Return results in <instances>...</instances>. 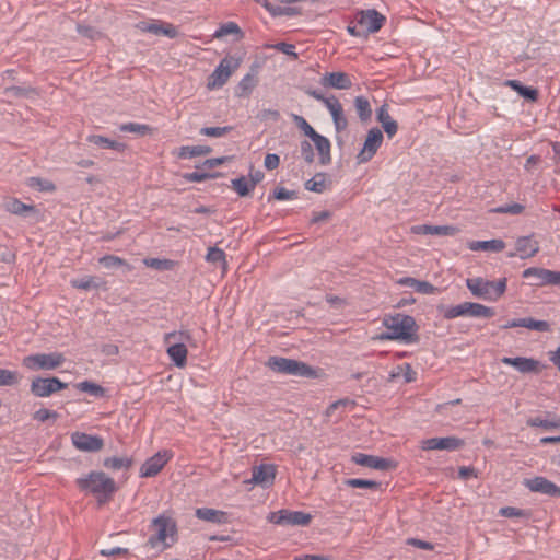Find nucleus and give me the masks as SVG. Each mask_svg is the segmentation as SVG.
Masks as SVG:
<instances>
[{"label": "nucleus", "mask_w": 560, "mask_h": 560, "mask_svg": "<svg viewBox=\"0 0 560 560\" xmlns=\"http://www.w3.org/2000/svg\"><path fill=\"white\" fill-rule=\"evenodd\" d=\"M499 514L504 517H529V512L514 506L501 508Z\"/></svg>", "instance_id": "nucleus-55"}, {"label": "nucleus", "mask_w": 560, "mask_h": 560, "mask_svg": "<svg viewBox=\"0 0 560 560\" xmlns=\"http://www.w3.org/2000/svg\"><path fill=\"white\" fill-rule=\"evenodd\" d=\"M376 118L381 122L384 131L388 138L394 137L398 130V124L394 120L388 113V105L383 104L376 112Z\"/></svg>", "instance_id": "nucleus-27"}, {"label": "nucleus", "mask_w": 560, "mask_h": 560, "mask_svg": "<svg viewBox=\"0 0 560 560\" xmlns=\"http://www.w3.org/2000/svg\"><path fill=\"white\" fill-rule=\"evenodd\" d=\"M71 285L75 289L81 290H91V289H98L105 285V281L101 280L97 277L88 276L80 279H72L70 281Z\"/></svg>", "instance_id": "nucleus-34"}, {"label": "nucleus", "mask_w": 560, "mask_h": 560, "mask_svg": "<svg viewBox=\"0 0 560 560\" xmlns=\"http://www.w3.org/2000/svg\"><path fill=\"white\" fill-rule=\"evenodd\" d=\"M501 362L506 365L515 368L521 373H538L540 371V362L533 358L516 357L510 358L504 357Z\"/></svg>", "instance_id": "nucleus-20"}, {"label": "nucleus", "mask_w": 560, "mask_h": 560, "mask_svg": "<svg viewBox=\"0 0 560 560\" xmlns=\"http://www.w3.org/2000/svg\"><path fill=\"white\" fill-rule=\"evenodd\" d=\"M525 485L533 492H539L553 498H560V487L545 477L527 479Z\"/></svg>", "instance_id": "nucleus-18"}, {"label": "nucleus", "mask_w": 560, "mask_h": 560, "mask_svg": "<svg viewBox=\"0 0 560 560\" xmlns=\"http://www.w3.org/2000/svg\"><path fill=\"white\" fill-rule=\"evenodd\" d=\"M232 188L241 196L245 197L254 190L253 184L245 176L232 179Z\"/></svg>", "instance_id": "nucleus-44"}, {"label": "nucleus", "mask_w": 560, "mask_h": 560, "mask_svg": "<svg viewBox=\"0 0 560 560\" xmlns=\"http://www.w3.org/2000/svg\"><path fill=\"white\" fill-rule=\"evenodd\" d=\"M345 483L351 488L377 489L380 487L377 481L359 478L347 479Z\"/></svg>", "instance_id": "nucleus-53"}, {"label": "nucleus", "mask_w": 560, "mask_h": 560, "mask_svg": "<svg viewBox=\"0 0 560 560\" xmlns=\"http://www.w3.org/2000/svg\"><path fill=\"white\" fill-rule=\"evenodd\" d=\"M133 464V460L131 457H127V456H124V457H117V456H113V457H106L104 460H103V466L108 469V470H113V471H117V470H128Z\"/></svg>", "instance_id": "nucleus-32"}, {"label": "nucleus", "mask_w": 560, "mask_h": 560, "mask_svg": "<svg viewBox=\"0 0 560 560\" xmlns=\"http://www.w3.org/2000/svg\"><path fill=\"white\" fill-rule=\"evenodd\" d=\"M280 164V158L279 155L275 154V153H268L266 156H265V161H264V166L268 170V171H272V170H276Z\"/></svg>", "instance_id": "nucleus-63"}, {"label": "nucleus", "mask_w": 560, "mask_h": 560, "mask_svg": "<svg viewBox=\"0 0 560 560\" xmlns=\"http://www.w3.org/2000/svg\"><path fill=\"white\" fill-rule=\"evenodd\" d=\"M516 327H525L536 331H548L550 329V325L548 322L538 320L532 317L512 319L502 326L503 329Z\"/></svg>", "instance_id": "nucleus-25"}, {"label": "nucleus", "mask_w": 560, "mask_h": 560, "mask_svg": "<svg viewBox=\"0 0 560 560\" xmlns=\"http://www.w3.org/2000/svg\"><path fill=\"white\" fill-rule=\"evenodd\" d=\"M58 413L49 409L42 408L34 413V419L40 422H45L49 419H57Z\"/></svg>", "instance_id": "nucleus-60"}, {"label": "nucleus", "mask_w": 560, "mask_h": 560, "mask_svg": "<svg viewBox=\"0 0 560 560\" xmlns=\"http://www.w3.org/2000/svg\"><path fill=\"white\" fill-rule=\"evenodd\" d=\"M66 361L61 352L35 353L23 359V365L32 371H51L61 366Z\"/></svg>", "instance_id": "nucleus-6"}, {"label": "nucleus", "mask_w": 560, "mask_h": 560, "mask_svg": "<svg viewBox=\"0 0 560 560\" xmlns=\"http://www.w3.org/2000/svg\"><path fill=\"white\" fill-rule=\"evenodd\" d=\"M191 336L188 331H172L164 336V342L167 345V354L174 364L184 368L187 363V348L185 341H190Z\"/></svg>", "instance_id": "nucleus-4"}, {"label": "nucleus", "mask_w": 560, "mask_h": 560, "mask_svg": "<svg viewBox=\"0 0 560 560\" xmlns=\"http://www.w3.org/2000/svg\"><path fill=\"white\" fill-rule=\"evenodd\" d=\"M294 121L298 127L304 132L308 138H314L318 132L314 130V128L302 117L299 115H294Z\"/></svg>", "instance_id": "nucleus-56"}, {"label": "nucleus", "mask_w": 560, "mask_h": 560, "mask_svg": "<svg viewBox=\"0 0 560 560\" xmlns=\"http://www.w3.org/2000/svg\"><path fill=\"white\" fill-rule=\"evenodd\" d=\"M80 491L93 494L100 505L105 504L117 491L116 482L103 471H91L75 480Z\"/></svg>", "instance_id": "nucleus-2"}, {"label": "nucleus", "mask_w": 560, "mask_h": 560, "mask_svg": "<svg viewBox=\"0 0 560 560\" xmlns=\"http://www.w3.org/2000/svg\"><path fill=\"white\" fill-rule=\"evenodd\" d=\"M383 325L387 331L378 335L380 340H401L404 342L418 341V325L410 315L397 313L395 315H386L383 318Z\"/></svg>", "instance_id": "nucleus-1"}, {"label": "nucleus", "mask_w": 560, "mask_h": 560, "mask_svg": "<svg viewBox=\"0 0 560 560\" xmlns=\"http://www.w3.org/2000/svg\"><path fill=\"white\" fill-rule=\"evenodd\" d=\"M470 250H485L499 253L504 249L505 243L502 240H489V241H471L468 243Z\"/></svg>", "instance_id": "nucleus-29"}, {"label": "nucleus", "mask_w": 560, "mask_h": 560, "mask_svg": "<svg viewBox=\"0 0 560 560\" xmlns=\"http://www.w3.org/2000/svg\"><path fill=\"white\" fill-rule=\"evenodd\" d=\"M275 48L277 50L288 55V56L293 57L294 59L298 58V54L294 51L295 50V46L292 45V44H288V43L281 42V43L276 44Z\"/></svg>", "instance_id": "nucleus-64"}, {"label": "nucleus", "mask_w": 560, "mask_h": 560, "mask_svg": "<svg viewBox=\"0 0 560 560\" xmlns=\"http://www.w3.org/2000/svg\"><path fill=\"white\" fill-rule=\"evenodd\" d=\"M320 84L324 88L348 90L352 86V81L345 72H327L320 78Z\"/></svg>", "instance_id": "nucleus-24"}, {"label": "nucleus", "mask_w": 560, "mask_h": 560, "mask_svg": "<svg viewBox=\"0 0 560 560\" xmlns=\"http://www.w3.org/2000/svg\"><path fill=\"white\" fill-rule=\"evenodd\" d=\"M183 177L187 182H190V183H201V182H205L206 179L210 178L211 175L208 173H205V172L195 171L191 173L184 174Z\"/></svg>", "instance_id": "nucleus-59"}, {"label": "nucleus", "mask_w": 560, "mask_h": 560, "mask_svg": "<svg viewBox=\"0 0 560 560\" xmlns=\"http://www.w3.org/2000/svg\"><path fill=\"white\" fill-rule=\"evenodd\" d=\"M493 315H494V311L492 307H488V306L479 304V303L469 302L468 316L490 318Z\"/></svg>", "instance_id": "nucleus-43"}, {"label": "nucleus", "mask_w": 560, "mask_h": 560, "mask_svg": "<svg viewBox=\"0 0 560 560\" xmlns=\"http://www.w3.org/2000/svg\"><path fill=\"white\" fill-rule=\"evenodd\" d=\"M527 425L533 428H542L545 430L559 429L560 419L558 417H552L551 419H542L541 417H535L529 418L527 420Z\"/></svg>", "instance_id": "nucleus-37"}, {"label": "nucleus", "mask_w": 560, "mask_h": 560, "mask_svg": "<svg viewBox=\"0 0 560 560\" xmlns=\"http://www.w3.org/2000/svg\"><path fill=\"white\" fill-rule=\"evenodd\" d=\"M118 128L121 132H132L139 136L152 135L154 131V129L151 126L139 122L121 124Z\"/></svg>", "instance_id": "nucleus-36"}, {"label": "nucleus", "mask_w": 560, "mask_h": 560, "mask_svg": "<svg viewBox=\"0 0 560 560\" xmlns=\"http://www.w3.org/2000/svg\"><path fill=\"white\" fill-rule=\"evenodd\" d=\"M301 156L308 164L314 162L315 155L313 147L307 140H303L301 142Z\"/></svg>", "instance_id": "nucleus-57"}, {"label": "nucleus", "mask_w": 560, "mask_h": 560, "mask_svg": "<svg viewBox=\"0 0 560 560\" xmlns=\"http://www.w3.org/2000/svg\"><path fill=\"white\" fill-rule=\"evenodd\" d=\"M354 107L362 121H366L371 118L372 109L369 100L365 96H357L354 98Z\"/></svg>", "instance_id": "nucleus-39"}, {"label": "nucleus", "mask_w": 560, "mask_h": 560, "mask_svg": "<svg viewBox=\"0 0 560 560\" xmlns=\"http://www.w3.org/2000/svg\"><path fill=\"white\" fill-rule=\"evenodd\" d=\"M505 84L530 102L538 100V91L534 88L523 85L518 80H508Z\"/></svg>", "instance_id": "nucleus-33"}, {"label": "nucleus", "mask_w": 560, "mask_h": 560, "mask_svg": "<svg viewBox=\"0 0 560 560\" xmlns=\"http://www.w3.org/2000/svg\"><path fill=\"white\" fill-rule=\"evenodd\" d=\"M458 228L454 225H430L420 224L413 225L411 232L419 235H438V236H453L458 233Z\"/></svg>", "instance_id": "nucleus-22"}, {"label": "nucleus", "mask_w": 560, "mask_h": 560, "mask_svg": "<svg viewBox=\"0 0 560 560\" xmlns=\"http://www.w3.org/2000/svg\"><path fill=\"white\" fill-rule=\"evenodd\" d=\"M305 188L314 192H323L326 189V177L323 173H317L313 178L305 183Z\"/></svg>", "instance_id": "nucleus-45"}, {"label": "nucleus", "mask_w": 560, "mask_h": 560, "mask_svg": "<svg viewBox=\"0 0 560 560\" xmlns=\"http://www.w3.org/2000/svg\"><path fill=\"white\" fill-rule=\"evenodd\" d=\"M464 440L456 436H444V438H431L422 441V450L424 451H433V450H446V451H456L464 446Z\"/></svg>", "instance_id": "nucleus-17"}, {"label": "nucleus", "mask_w": 560, "mask_h": 560, "mask_svg": "<svg viewBox=\"0 0 560 560\" xmlns=\"http://www.w3.org/2000/svg\"><path fill=\"white\" fill-rule=\"evenodd\" d=\"M226 35H237L238 38L243 37L241 27L235 22H226L222 24L213 34L214 38H222Z\"/></svg>", "instance_id": "nucleus-41"}, {"label": "nucleus", "mask_w": 560, "mask_h": 560, "mask_svg": "<svg viewBox=\"0 0 560 560\" xmlns=\"http://www.w3.org/2000/svg\"><path fill=\"white\" fill-rule=\"evenodd\" d=\"M438 289L428 281L419 280L416 287V292L422 294H434Z\"/></svg>", "instance_id": "nucleus-62"}, {"label": "nucleus", "mask_w": 560, "mask_h": 560, "mask_svg": "<svg viewBox=\"0 0 560 560\" xmlns=\"http://www.w3.org/2000/svg\"><path fill=\"white\" fill-rule=\"evenodd\" d=\"M296 197V191L288 190L284 187H278L273 190V198L277 200H290Z\"/></svg>", "instance_id": "nucleus-58"}, {"label": "nucleus", "mask_w": 560, "mask_h": 560, "mask_svg": "<svg viewBox=\"0 0 560 560\" xmlns=\"http://www.w3.org/2000/svg\"><path fill=\"white\" fill-rule=\"evenodd\" d=\"M75 386L79 390L88 393L95 397H102L104 396L105 393V389L101 385L90 381L80 382Z\"/></svg>", "instance_id": "nucleus-50"}, {"label": "nucleus", "mask_w": 560, "mask_h": 560, "mask_svg": "<svg viewBox=\"0 0 560 560\" xmlns=\"http://www.w3.org/2000/svg\"><path fill=\"white\" fill-rule=\"evenodd\" d=\"M383 139V132L378 128L370 129L363 148L357 155V162L362 164L371 161L382 145Z\"/></svg>", "instance_id": "nucleus-12"}, {"label": "nucleus", "mask_w": 560, "mask_h": 560, "mask_svg": "<svg viewBox=\"0 0 560 560\" xmlns=\"http://www.w3.org/2000/svg\"><path fill=\"white\" fill-rule=\"evenodd\" d=\"M276 478L273 465H259L253 468L252 481L256 485L269 486Z\"/></svg>", "instance_id": "nucleus-26"}, {"label": "nucleus", "mask_w": 560, "mask_h": 560, "mask_svg": "<svg viewBox=\"0 0 560 560\" xmlns=\"http://www.w3.org/2000/svg\"><path fill=\"white\" fill-rule=\"evenodd\" d=\"M172 457L173 454L171 451L163 450L158 452L142 464L140 468V477L150 478L156 476Z\"/></svg>", "instance_id": "nucleus-13"}, {"label": "nucleus", "mask_w": 560, "mask_h": 560, "mask_svg": "<svg viewBox=\"0 0 560 560\" xmlns=\"http://www.w3.org/2000/svg\"><path fill=\"white\" fill-rule=\"evenodd\" d=\"M136 27L143 33L164 35L168 38H175L178 36V31L172 23L160 20H153L152 22L141 21L136 24Z\"/></svg>", "instance_id": "nucleus-15"}, {"label": "nucleus", "mask_w": 560, "mask_h": 560, "mask_svg": "<svg viewBox=\"0 0 560 560\" xmlns=\"http://www.w3.org/2000/svg\"><path fill=\"white\" fill-rule=\"evenodd\" d=\"M30 185L32 187H38L40 190H46V191H50V190L55 189V186H54L52 183H50L48 180H43V179L37 178V177H31L30 178Z\"/></svg>", "instance_id": "nucleus-61"}, {"label": "nucleus", "mask_w": 560, "mask_h": 560, "mask_svg": "<svg viewBox=\"0 0 560 560\" xmlns=\"http://www.w3.org/2000/svg\"><path fill=\"white\" fill-rule=\"evenodd\" d=\"M524 279L533 278L532 285H560V271H553L539 267H529L522 273Z\"/></svg>", "instance_id": "nucleus-10"}, {"label": "nucleus", "mask_w": 560, "mask_h": 560, "mask_svg": "<svg viewBox=\"0 0 560 560\" xmlns=\"http://www.w3.org/2000/svg\"><path fill=\"white\" fill-rule=\"evenodd\" d=\"M4 94L13 97H32L38 93L34 88L9 86L4 89Z\"/></svg>", "instance_id": "nucleus-48"}, {"label": "nucleus", "mask_w": 560, "mask_h": 560, "mask_svg": "<svg viewBox=\"0 0 560 560\" xmlns=\"http://www.w3.org/2000/svg\"><path fill=\"white\" fill-rule=\"evenodd\" d=\"M98 262L107 269L124 266L128 271L132 270V267L125 259L115 255H105L98 259Z\"/></svg>", "instance_id": "nucleus-42"}, {"label": "nucleus", "mask_w": 560, "mask_h": 560, "mask_svg": "<svg viewBox=\"0 0 560 560\" xmlns=\"http://www.w3.org/2000/svg\"><path fill=\"white\" fill-rule=\"evenodd\" d=\"M325 107L329 110L331 115L336 131L340 132L346 130L348 127V120L347 117L345 116L343 107L339 100L336 96L331 95V101L327 102V105Z\"/></svg>", "instance_id": "nucleus-23"}, {"label": "nucleus", "mask_w": 560, "mask_h": 560, "mask_svg": "<svg viewBox=\"0 0 560 560\" xmlns=\"http://www.w3.org/2000/svg\"><path fill=\"white\" fill-rule=\"evenodd\" d=\"M21 375L16 371L0 369V386H12L20 382Z\"/></svg>", "instance_id": "nucleus-51"}, {"label": "nucleus", "mask_w": 560, "mask_h": 560, "mask_svg": "<svg viewBox=\"0 0 560 560\" xmlns=\"http://www.w3.org/2000/svg\"><path fill=\"white\" fill-rule=\"evenodd\" d=\"M68 387L67 383L58 377H35L31 383V393L36 397H49L50 395Z\"/></svg>", "instance_id": "nucleus-11"}, {"label": "nucleus", "mask_w": 560, "mask_h": 560, "mask_svg": "<svg viewBox=\"0 0 560 560\" xmlns=\"http://www.w3.org/2000/svg\"><path fill=\"white\" fill-rule=\"evenodd\" d=\"M267 366L273 372L284 375L311 377L315 374L306 363L281 357H270Z\"/></svg>", "instance_id": "nucleus-5"}, {"label": "nucleus", "mask_w": 560, "mask_h": 560, "mask_svg": "<svg viewBox=\"0 0 560 560\" xmlns=\"http://www.w3.org/2000/svg\"><path fill=\"white\" fill-rule=\"evenodd\" d=\"M88 141L90 143H93L97 147L104 148V149H112L117 152H124L127 148V145L122 142H118L115 140H112L109 138L100 136V135H91L88 137Z\"/></svg>", "instance_id": "nucleus-30"}, {"label": "nucleus", "mask_w": 560, "mask_h": 560, "mask_svg": "<svg viewBox=\"0 0 560 560\" xmlns=\"http://www.w3.org/2000/svg\"><path fill=\"white\" fill-rule=\"evenodd\" d=\"M74 447L82 452H98L104 446V440L97 435L83 432H74L71 435Z\"/></svg>", "instance_id": "nucleus-16"}, {"label": "nucleus", "mask_w": 560, "mask_h": 560, "mask_svg": "<svg viewBox=\"0 0 560 560\" xmlns=\"http://www.w3.org/2000/svg\"><path fill=\"white\" fill-rule=\"evenodd\" d=\"M257 84L255 74L247 73L237 85V96H248Z\"/></svg>", "instance_id": "nucleus-38"}, {"label": "nucleus", "mask_w": 560, "mask_h": 560, "mask_svg": "<svg viewBox=\"0 0 560 560\" xmlns=\"http://www.w3.org/2000/svg\"><path fill=\"white\" fill-rule=\"evenodd\" d=\"M206 260L210 264L220 265L223 269L226 268V255L223 249L217 246L209 247Z\"/></svg>", "instance_id": "nucleus-40"}, {"label": "nucleus", "mask_w": 560, "mask_h": 560, "mask_svg": "<svg viewBox=\"0 0 560 560\" xmlns=\"http://www.w3.org/2000/svg\"><path fill=\"white\" fill-rule=\"evenodd\" d=\"M352 462L355 463L357 465L377 470H388L392 467H394L393 462L390 459L368 455L363 453H355L352 456Z\"/></svg>", "instance_id": "nucleus-19"}, {"label": "nucleus", "mask_w": 560, "mask_h": 560, "mask_svg": "<svg viewBox=\"0 0 560 560\" xmlns=\"http://www.w3.org/2000/svg\"><path fill=\"white\" fill-rule=\"evenodd\" d=\"M211 151V148L208 145H184L179 148L178 158L191 159L195 156L208 155Z\"/></svg>", "instance_id": "nucleus-35"}, {"label": "nucleus", "mask_w": 560, "mask_h": 560, "mask_svg": "<svg viewBox=\"0 0 560 560\" xmlns=\"http://www.w3.org/2000/svg\"><path fill=\"white\" fill-rule=\"evenodd\" d=\"M516 253H510L509 257H514L516 254L522 259L534 257L539 252V243L533 236H521L515 242Z\"/></svg>", "instance_id": "nucleus-21"}, {"label": "nucleus", "mask_w": 560, "mask_h": 560, "mask_svg": "<svg viewBox=\"0 0 560 560\" xmlns=\"http://www.w3.org/2000/svg\"><path fill=\"white\" fill-rule=\"evenodd\" d=\"M312 141L314 142L315 148L318 152L319 163L322 165L329 164L331 162L330 141L326 137H324L319 133H317L314 138H312Z\"/></svg>", "instance_id": "nucleus-28"}, {"label": "nucleus", "mask_w": 560, "mask_h": 560, "mask_svg": "<svg viewBox=\"0 0 560 560\" xmlns=\"http://www.w3.org/2000/svg\"><path fill=\"white\" fill-rule=\"evenodd\" d=\"M143 264L147 267L153 268L155 270H170L174 266V261L171 259H159V258H145L143 259Z\"/></svg>", "instance_id": "nucleus-52"}, {"label": "nucleus", "mask_w": 560, "mask_h": 560, "mask_svg": "<svg viewBox=\"0 0 560 560\" xmlns=\"http://www.w3.org/2000/svg\"><path fill=\"white\" fill-rule=\"evenodd\" d=\"M233 129L232 126H224V127H203L200 129V135L207 136V137H223L226 133H229Z\"/></svg>", "instance_id": "nucleus-54"}, {"label": "nucleus", "mask_w": 560, "mask_h": 560, "mask_svg": "<svg viewBox=\"0 0 560 560\" xmlns=\"http://www.w3.org/2000/svg\"><path fill=\"white\" fill-rule=\"evenodd\" d=\"M196 516L199 520L211 522L214 524H221L225 522L226 514L223 511L209 509V508H199L196 510Z\"/></svg>", "instance_id": "nucleus-31"}, {"label": "nucleus", "mask_w": 560, "mask_h": 560, "mask_svg": "<svg viewBox=\"0 0 560 560\" xmlns=\"http://www.w3.org/2000/svg\"><path fill=\"white\" fill-rule=\"evenodd\" d=\"M525 207L521 203L513 202L510 205H503L495 208H492L489 210L491 213H499V214H512L517 215L521 214L524 211Z\"/></svg>", "instance_id": "nucleus-49"}, {"label": "nucleus", "mask_w": 560, "mask_h": 560, "mask_svg": "<svg viewBox=\"0 0 560 560\" xmlns=\"http://www.w3.org/2000/svg\"><path fill=\"white\" fill-rule=\"evenodd\" d=\"M357 22L363 33H375L382 28L385 18L376 10L370 9L361 11L357 15Z\"/></svg>", "instance_id": "nucleus-14"}, {"label": "nucleus", "mask_w": 560, "mask_h": 560, "mask_svg": "<svg viewBox=\"0 0 560 560\" xmlns=\"http://www.w3.org/2000/svg\"><path fill=\"white\" fill-rule=\"evenodd\" d=\"M506 278H502L494 282L478 277L467 279L466 285L472 295L487 301H497L504 294L506 290Z\"/></svg>", "instance_id": "nucleus-3"}, {"label": "nucleus", "mask_w": 560, "mask_h": 560, "mask_svg": "<svg viewBox=\"0 0 560 560\" xmlns=\"http://www.w3.org/2000/svg\"><path fill=\"white\" fill-rule=\"evenodd\" d=\"M469 302H464L458 305L448 306L444 310L443 316L446 319H453L459 316H468Z\"/></svg>", "instance_id": "nucleus-46"}, {"label": "nucleus", "mask_w": 560, "mask_h": 560, "mask_svg": "<svg viewBox=\"0 0 560 560\" xmlns=\"http://www.w3.org/2000/svg\"><path fill=\"white\" fill-rule=\"evenodd\" d=\"M5 209L13 214H23L27 211H33L34 207L12 198L5 202Z\"/></svg>", "instance_id": "nucleus-47"}, {"label": "nucleus", "mask_w": 560, "mask_h": 560, "mask_svg": "<svg viewBox=\"0 0 560 560\" xmlns=\"http://www.w3.org/2000/svg\"><path fill=\"white\" fill-rule=\"evenodd\" d=\"M269 521L284 526H307L312 521V515L302 511L280 510L270 513Z\"/></svg>", "instance_id": "nucleus-9"}, {"label": "nucleus", "mask_w": 560, "mask_h": 560, "mask_svg": "<svg viewBox=\"0 0 560 560\" xmlns=\"http://www.w3.org/2000/svg\"><path fill=\"white\" fill-rule=\"evenodd\" d=\"M240 65L241 58L238 57L226 56L223 58L210 75L207 84L208 89L214 90L223 86Z\"/></svg>", "instance_id": "nucleus-8"}, {"label": "nucleus", "mask_w": 560, "mask_h": 560, "mask_svg": "<svg viewBox=\"0 0 560 560\" xmlns=\"http://www.w3.org/2000/svg\"><path fill=\"white\" fill-rule=\"evenodd\" d=\"M152 527L155 530V535L149 538V544L152 547L162 544L164 547L171 546L167 542V538H171V542H174V536L176 534V525L171 517L160 515L152 521Z\"/></svg>", "instance_id": "nucleus-7"}]
</instances>
